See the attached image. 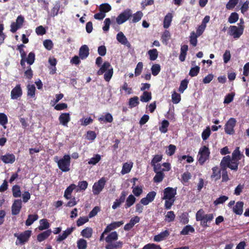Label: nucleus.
<instances>
[{"label": "nucleus", "instance_id": "c9c22d12", "mask_svg": "<svg viewBox=\"0 0 249 249\" xmlns=\"http://www.w3.org/2000/svg\"><path fill=\"white\" fill-rule=\"evenodd\" d=\"M152 98L151 92L143 91L142 94L140 96V100L142 102H148Z\"/></svg>", "mask_w": 249, "mask_h": 249}, {"label": "nucleus", "instance_id": "aec40b11", "mask_svg": "<svg viewBox=\"0 0 249 249\" xmlns=\"http://www.w3.org/2000/svg\"><path fill=\"white\" fill-rule=\"evenodd\" d=\"M89 54V49L87 45H82L79 52V57L82 59H86Z\"/></svg>", "mask_w": 249, "mask_h": 249}, {"label": "nucleus", "instance_id": "8fccbe9b", "mask_svg": "<svg viewBox=\"0 0 249 249\" xmlns=\"http://www.w3.org/2000/svg\"><path fill=\"white\" fill-rule=\"evenodd\" d=\"M101 157L99 154H95L94 155V157L91 158L88 161L89 164L95 165L100 160Z\"/></svg>", "mask_w": 249, "mask_h": 249}, {"label": "nucleus", "instance_id": "a211bd4d", "mask_svg": "<svg viewBox=\"0 0 249 249\" xmlns=\"http://www.w3.org/2000/svg\"><path fill=\"white\" fill-rule=\"evenodd\" d=\"M60 123L64 126H67L68 123L71 120L70 114L69 113H63L59 117Z\"/></svg>", "mask_w": 249, "mask_h": 249}, {"label": "nucleus", "instance_id": "c03bdc74", "mask_svg": "<svg viewBox=\"0 0 249 249\" xmlns=\"http://www.w3.org/2000/svg\"><path fill=\"white\" fill-rule=\"evenodd\" d=\"M60 8V2H56L53 8L51 9V14L52 17H55L58 14Z\"/></svg>", "mask_w": 249, "mask_h": 249}, {"label": "nucleus", "instance_id": "7c9ffc66", "mask_svg": "<svg viewBox=\"0 0 249 249\" xmlns=\"http://www.w3.org/2000/svg\"><path fill=\"white\" fill-rule=\"evenodd\" d=\"M242 157H244L243 155L240 153L239 150V147H236L235 150L232 153V159L233 160H240Z\"/></svg>", "mask_w": 249, "mask_h": 249}, {"label": "nucleus", "instance_id": "412c9836", "mask_svg": "<svg viewBox=\"0 0 249 249\" xmlns=\"http://www.w3.org/2000/svg\"><path fill=\"white\" fill-rule=\"evenodd\" d=\"M1 160L5 163H13L16 160L13 154H6L1 157Z\"/></svg>", "mask_w": 249, "mask_h": 249}, {"label": "nucleus", "instance_id": "864d4df0", "mask_svg": "<svg viewBox=\"0 0 249 249\" xmlns=\"http://www.w3.org/2000/svg\"><path fill=\"white\" fill-rule=\"evenodd\" d=\"M176 215L173 211H170L167 213L165 215V220L168 222H171L174 221Z\"/></svg>", "mask_w": 249, "mask_h": 249}, {"label": "nucleus", "instance_id": "f257e3e1", "mask_svg": "<svg viewBox=\"0 0 249 249\" xmlns=\"http://www.w3.org/2000/svg\"><path fill=\"white\" fill-rule=\"evenodd\" d=\"M119 235L116 231H112L109 233L105 238V240L107 243L105 246L106 249H121L122 248L124 243L123 241H117Z\"/></svg>", "mask_w": 249, "mask_h": 249}, {"label": "nucleus", "instance_id": "f704fd0d", "mask_svg": "<svg viewBox=\"0 0 249 249\" xmlns=\"http://www.w3.org/2000/svg\"><path fill=\"white\" fill-rule=\"evenodd\" d=\"M27 96L31 98L35 97L36 87L34 85H27Z\"/></svg>", "mask_w": 249, "mask_h": 249}, {"label": "nucleus", "instance_id": "bf43d9fd", "mask_svg": "<svg viewBox=\"0 0 249 249\" xmlns=\"http://www.w3.org/2000/svg\"><path fill=\"white\" fill-rule=\"evenodd\" d=\"M152 73L154 76L157 75L160 71V66L159 64H155L151 67Z\"/></svg>", "mask_w": 249, "mask_h": 249}, {"label": "nucleus", "instance_id": "2f4dec72", "mask_svg": "<svg viewBox=\"0 0 249 249\" xmlns=\"http://www.w3.org/2000/svg\"><path fill=\"white\" fill-rule=\"evenodd\" d=\"M38 218V216L37 214H29L28 218L25 221V225L27 226L31 225L35 221L37 220Z\"/></svg>", "mask_w": 249, "mask_h": 249}, {"label": "nucleus", "instance_id": "774afa93", "mask_svg": "<svg viewBox=\"0 0 249 249\" xmlns=\"http://www.w3.org/2000/svg\"><path fill=\"white\" fill-rule=\"evenodd\" d=\"M142 249H162L160 245L154 243H149L145 245Z\"/></svg>", "mask_w": 249, "mask_h": 249}, {"label": "nucleus", "instance_id": "13d9d810", "mask_svg": "<svg viewBox=\"0 0 249 249\" xmlns=\"http://www.w3.org/2000/svg\"><path fill=\"white\" fill-rule=\"evenodd\" d=\"M199 36L196 35L195 32H192L190 36V42L194 47H196L197 43V37Z\"/></svg>", "mask_w": 249, "mask_h": 249}, {"label": "nucleus", "instance_id": "37998d69", "mask_svg": "<svg viewBox=\"0 0 249 249\" xmlns=\"http://www.w3.org/2000/svg\"><path fill=\"white\" fill-rule=\"evenodd\" d=\"M150 60H155L158 56V52L156 49H153L148 51Z\"/></svg>", "mask_w": 249, "mask_h": 249}, {"label": "nucleus", "instance_id": "ddd939ff", "mask_svg": "<svg viewBox=\"0 0 249 249\" xmlns=\"http://www.w3.org/2000/svg\"><path fill=\"white\" fill-rule=\"evenodd\" d=\"M22 208V201L21 199H16L12 206V214L14 215H18Z\"/></svg>", "mask_w": 249, "mask_h": 249}, {"label": "nucleus", "instance_id": "393cba45", "mask_svg": "<svg viewBox=\"0 0 249 249\" xmlns=\"http://www.w3.org/2000/svg\"><path fill=\"white\" fill-rule=\"evenodd\" d=\"M244 203L242 201H238L233 207V212L238 215H241L243 213Z\"/></svg>", "mask_w": 249, "mask_h": 249}, {"label": "nucleus", "instance_id": "e433bc0d", "mask_svg": "<svg viewBox=\"0 0 249 249\" xmlns=\"http://www.w3.org/2000/svg\"><path fill=\"white\" fill-rule=\"evenodd\" d=\"M88 183L87 181H80L78 183L77 188L76 189V192H78L81 191H85L88 187Z\"/></svg>", "mask_w": 249, "mask_h": 249}, {"label": "nucleus", "instance_id": "3c124183", "mask_svg": "<svg viewBox=\"0 0 249 249\" xmlns=\"http://www.w3.org/2000/svg\"><path fill=\"white\" fill-rule=\"evenodd\" d=\"M25 60L26 62L30 65H32L35 60V54L34 52H30L28 55V57L25 56Z\"/></svg>", "mask_w": 249, "mask_h": 249}, {"label": "nucleus", "instance_id": "c85d7f7f", "mask_svg": "<svg viewBox=\"0 0 249 249\" xmlns=\"http://www.w3.org/2000/svg\"><path fill=\"white\" fill-rule=\"evenodd\" d=\"M173 16L170 13H168L164 17L163 20V27L165 29L168 28L171 23Z\"/></svg>", "mask_w": 249, "mask_h": 249}, {"label": "nucleus", "instance_id": "338daca9", "mask_svg": "<svg viewBox=\"0 0 249 249\" xmlns=\"http://www.w3.org/2000/svg\"><path fill=\"white\" fill-rule=\"evenodd\" d=\"M177 147L175 145L170 144L168 147V150H166L167 155L169 156L173 155L176 150Z\"/></svg>", "mask_w": 249, "mask_h": 249}, {"label": "nucleus", "instance_id": "5fc2aeb1", "mask_svg": "<svg viewBox=\"0 0 249 249\" xmlns=\"http://www.w3.org/2000/svg\"><path fill=\"white\" fill-rule=\"evenodd\" d=\"M104 79L107 82H109L111 78L113 73V70L112 67L108 69L107 71L104 72Z\"/></svg>", "mask_w": 249, "mask_h": 249}, {"label": "nucleus", "instance_id": "72a5a7b5", "mask_svg": "<svg viewBox=\"0 0 249 249\" xmlns=\"http://www.w3.org/2000/svg\"><path fill=\"white\" fill-rule=\"evenodd\" d=\"M195 229L191 225H188L185 226L181 231L180 234L182 235H186L189 233L195 232Z\"/></svg>", "mask_w": 249, "mask_h": 249}, {"label": "nucleus", "instance_id": "a878e982", "mask_svg": "<svg viewBox=\"0 0 249 249\" xmlns=\"http://www.w3.org/2000/svg\"><path fill=\"white\" fill-rule=\"evenodd\" d=\"M213 174L211 178H215V180H218L221 178V171L222 170L219 169L218 166H214L212 168Z\"/></svg>", "mask_w": 249, "mask_h": 249}, {"label": "nucleus", "instance_id": "ea45409f", "mask_svg": "<svg viewBox=\"0 0 249 249\" xmlns=\"http://www.w3.org/2000/svg\"><path fill=\"white\" fill-rule=\"evenodd\" d=\"M13 196L14 197H18L21 196V191L20 186L18 185H15L12 188Z\"/></svg>", "mask_w": 249, "mask_h": 249}, {"label": "nucleus", "instance_id": "473e14b6", "mask_svg": "<svg viewBox=\"0 0 249 249\" xmlns=\"http://www.w3.org/2000/svg\"><path fill=\"white\" fill-rule=\"evenodd\" d=\"M133 167V163L130 162V163L125 162L124 163L121 171V173L123 175H124L129 173Z\"/></svg>", "mask_w": 249, "mask_h": 249}, {"label": "nucleus", "instance_id": "4468645a", "mask_svg": "<svg viewBox=\"0 0 249 249\" xmlns=\"http://www.w3.org/2000/svg\"><path fill=\"white\" fill-rule=\"evenodd\" d=\"M75 227H71L67 228L64 231L62 235H59L56 237V241L58 243H60L66 239L71 233L73 232Z\"/></svg>", "mask_w": 249, "mask_h": 249}, {"label": "nucleus", "instance_id": "49530a36", "mask_svg": "<svg viewBox=\"0 0 249 249\" xmlns=\"http://www.w3.org/2000/svg\"><path fill=\"white\" fill-rule=\"evenodd\" d=\"M139 103V98L137 96L130 98L129 100V106L130 108L136 107Z\"/></svg>", "mask_w": 249, "mask_h": 249}, {"label": "nucleus", "instance_id": "cd10ccee", "mask_svg": "<svg viewBox=\"0 0 249 249\" xmlns=\"http://www.w3.org/2000/svg\"><path fill=\"white\" fill-rule=\"evenodd\" d=\"M39 224L40 225L38 226V228L40 231L47 230L50 226V224L49 223L48 220L45 218L40 219L39 221Z\"/></svg>", "mask_w": 249, "mask_h": 249}, {"label": "nucleus", "instance_id": "7ed1b4c3", "mask_svg": "<svg viewBox=\"0 0 249 249\" xmlns=\"http://www.w3.org/2000/svg\"><path fill=\"white\" fill-rule=\"evenodd\" d=\"M55 161L57 162L58 168L64 172L70 171L71 157L69 155H65L63 158L58 160L57 156L54 157Z\"/></svg>", "mask_w": 249, "mask_h": 249}, {"label": "nucleus", "instance_id": "1a4fd4ad", "mask_svg": "<svg viewBox=\"0 0 249 249\" xmlns=\"http://www.w3.org/2000/svg\"><path fill=\"white\" fill-rule=\"evenodd\" d=\"M242 28H239L235 25L230 26L229 28L228 34L234 39L239 38L243 34Z\"/></svg>", "mask_w": 249, "mask_h": 249}, {"label": "nucleus", "instance_id": "39448f33", "mask_svg": "<svg viewBox=\"0 0 249 249\" xmlns=\"http://www.w3.org/2000/svg\"><path fill=\"white\" fill-rule=\"evenodd\" d=\"M32 231L30 230H27L19 234L17 233L14 234V236L17 237V240L16 241V245H23L29 240L31 236Z\"/></svg>", "mask_w": 249, "mask_h": 249}, {"label": "nucleus", "instance_id": "0e129e2a", "mask_svg": "<svg viewBox=\"0 0 249 249\" xmlns=\"http://www.w3.org/2000/svg\"><path fill=\"white\" fill-rule=\"evenodd\" d=\"M143 68V63L142 62H139L135 69V76H139L142 71Z\"/></svg>", "mask_w": 249, "mask_h": 249}, {"label": "nucleus", "instance_id": "69168bd1", "mask_svg": "<svg viewBox=\"0 0 249 249\" xmlns=\"http://www.w3.org/2000/svg\"><path fill=\"white\" fill-rule=\"evenodd\" d=\"M191 174L189 172H184L181 176V182L183 183L188 182L191 178Z\"/></svg>", "mask_w": 249, "mask_h": 249}, {"label": "nucleus", "instance_id": "4c0bfd02", "mask_svg": "<svg viewBox=\"0 0 249 249\" xmlns=\"http://www.w3.org/2000/svg\"><path fill=\"white\" fill-rule=\"evenodd\" d=\"M231 159L230 156L224 157L220 162L221 169H224V168L226 169V168L228 167L230 163L231 162Z\"/></svg>", "mask_w": 249, "mask_h": 249}, {"label": "nucleus", "instance_id": "6e6d98bb", "mask_svg": "<svg viewBox=\"0 0 249 249\" xmlns=\"http://www.w3.org/2000/svg\"><path fill=\"white\" fill-rule=\"evenodd\" d=\"M188 83L189 81L187 79H184L181 81L179 88V91L180 93H183L187 88Z\"/></svg>", "mask_w": 249, "mask_h": 249}, {"label": "nucleus", "instance_id": "f3484780", "mask_svg": "<svg viewBox=\"0 0 249 249\" xmlns=\"http://www.w3.org/2000/svg\"><path fill=\"white\" fill-rule=\"evenodd\" d=\"M124 221L113 222L108 224L105 228V232H109L117 228L121 227L124 224Z\"/></svg>", "mask_w": 249, "mask_h": 249}, {"label": "nucleus", "instance_id": "20e7f679", "mask_svg": "<svg viewBox=\"0 0 249 249\" xmlns=\"http://www.w3.org/2000/svg\"><path fill=\"white\" fill-rule=\"evenodd\" d=\"M210 155V151L209 148L204 145L201 147L198 151V162L200 165H203L209 159Z\"/></svg>", "mask_w": 249, "mask_h": 249}, {"label": "nucleus", "instance_id": "052dcab7", "mask_svg": "<svg viewBox=\"0 0 249 249\" xmlns=\"http://www.w3.org/2000/svg\"><path fill=\"white\" fill-rule=\"evenodd\" d=\"M239 0H229L226 5V7L228 10L232 9L235 7L238 2Z\"/></svg>", "mask_w": 249, "mask_h": 249}, {"label": "nucleus", "instance_id": "09e8293b", "mask_svg": "<svg viewBox=\"0 0 249 249\" xmlns=\"http://www.w3.org/2000/svg\"><path fill=\"white\" fill-rule=\"evenodd\" d=\"M77 246L78 249H86L87 242L86 240L81 238L77 241Z\"/></svg>", "mask_w": 249, "mask_h": 249}, {"label": "nucleus", "instance_id": "f8f14e48", "mask_svg": "<svg viewBox=\"0 0 249 249\" xmlns=\"http://www.w3.org/2000/svg\"><path fill=\"white\" fill-rule=\"evenodd\" d=\"M22 95V90L20 84H18L11 92V98L13 100L18 99Z\"/></svg>", "mask_w": 249, "mask_h": 249}, {"label": "nucleus", "instance_id": "0eeeda50", "mask_svg": "<svg viewBox=\"0 0 249 249\" xmlns=\"http://www.w3.org/2000/svg\"><path fill=\"white\" fill-rule=\"evenodd\" d=\"M106 180L104 178H102L97 182L94 183L92 186V192L94 195H98L104 189Z\"/></svg>", "mask_w": 249, "mask_h": 249}, {"label": "nucleus", "instance_id": "6ab92c4d", "mask_svg": "<svg viewBox=\"0 0 249 249\" xmlns=\"http://www.w3.org/2000/svg\"><path fill=\"white\" fill-rule=\"evenodd\" d=\"M113 120V116L110 113H106L98 118V121L101 124L111 123Z\"/></svg>", "mask_w": 249, "mask_h": 249}, {"label": "nucleus", "instance_id": "680f3d73", "mask_svg": "<svg viewBox=\"0 0 249 249\" xmlns=\"http://www.w3.org/2000/svg\"><path fill=\"white\" fill-rule=\"evenodd\" d=\"M239 164V161L238 160H233L232 159L231 160V162L230 163L228 168H230L231 170L237 171L238 170V166Z\"/></svg>", "mask_w": 249, "mask_h": 249}, {"label": "nucleus", "instance_id": "c756f323", "mask_svg": "<svg viewBox=\"0 0 249 249\" xmlns=\"http://www.w3.org/2000/svg\"><path fill=\"white\" fill-rule=\"evenodd\" d=\"M110 67H111L110 64L108 62H105L102 67L100 68V69L97 71V74L98 75H101L103 74L105 72L107 71L108 69H110Z\"/></svg>", "mask_w": 249, "mask_h": 249}, {"label": "nucleus", "instance_id": "9d476101", "mask_svg": "<svg viewBox=\"0 0 249 249\" xmlns=\"http://www.w3.org/2000/svg\"><path fill=\"white\" fill-rule=\"evenodd\" d=\"M177 194V187L172 188L168 187L164 189L163 191V199H174L175 196Z\"/></svg>", "mask_w": 249, "mask_h": 249}, {"label": "nucleus", "instance_id": "e2e57ef3", "mask_svg": "<svg viewBox=\"0 0 249 249\" xmlns=\"http://www.w3.org/2000/svg\"><path fill=\"white\" fill-rule=\"evenodd\" d=\"M228 199V197L226 196H222L217 198L214 202L213 204L215 206L220 204H223Z\"/></svg>", "mask_w": 249, "mask_h": 249}, {"label": "nucleus", "instance_id": "dca6fc26", "mask_svg": "<svg viewBox=\"0 0 249 249\" xmlns=\"http://www.w3.org/2000/svg\"><path fill=\"white\" fill-rule=\"evenodd\" d=\"M116 39L117 41L122 44L126 45L128 48H130L131 44L128 42L126 36L124 35L123 32H120L117 34L116 36Z\"/></svg>", "mask_w": 249, "mask_h": 249}, {"label": "nucleus", "instance_id": "6e6552de", "mask_svg": "<svg viewBox=\"0 0 249 249\" xmlns=\"http://www.w3.org/2000/svg\"><path fill=\"white\" fill-rule=\"evenodd\" d=\"M236 124V120L235 118H230L225 125L224 129L225 133L229 135H233L234 134L235 131L234 127L235 126Z\"/></svg>", "mask_w": 249, "mask_h": 249}, {"label": "nucleus", "instance_id": "bb28decb", "mask_svg": "<svg viewBox=\"0 0 249 249\" xmlns=\"http://www.w3.org/2000/svg\"><path fill=\"white\" fill-rule=\"evenodd\" d=\"M136 198L132 195H130L126 199V202L124 204V208L127 209L132 206L136 201Z\"/></svg>", "mask_w": 249, "mask_h": 249}, {"label": "nucleus", "instance_id": "603ef678", "mask_svg": "<svg viewBox=\"0 0 249 249\" xmlns=\"http://www.w3.org/2000/svg\"><path fill=\"white\" fill-rule=\"evenodd\" d=\"M111 9V6L107 3L101 4L99 7L100 11L102 12L105 14L110 11Z\"/></svg>", "mask_w": 249, "mask_h": 249}, {"label": "nucleus", "instance_id": "4d7b16f0", "mask_svg": "<svg viewBox=\"0 0 249 249\" xmlns=\"http://www.w3.org/2000/svg\"><path fill=\"white\" fill-rule=\"evenodd\" d=\"M199 71L200 67L199 66H196L190 69L189 74L191 77H195L197 75Z\"/></svg>", "mask_w": 249, "mask_h": 249}, {"label": "nucleus", "instance_id": "58836bf2", "mask_svg": "<svg viewBox=\"0 0 249 249\" xmlns=\"http://www.w3.org/2000/svg\"><path fill=\"white\" fill-rule=\"evenodd\" d=\"M92 234V229L91 228L87 227L83 229L81 232V234L82 236L89 238L91 237Z\"/></svg>", "mask_w": 249, "mask_h": 249}, {"label": "nucleus", "instance_id": "79ce46f5", "mask_svg": "<svg viewBox=\"0 0 249 249\" xmlns=\"http://www.w3.org/2000/svg\"><path fill=\"white\" fill-rule=\"evenodd\" d=\"M169 123L167 120H164L162 121L161 125L159 127V130L163 133H165L168 131V127L169 126Z\"/></svg>", "mask_w": 249, "mask_h": 249}, {"label": "nucleus", "instance_id": "a19ab883", "mask_svg": "<svg viewBox=\"0 0 249 249\" xmlns=\"http://www.w3.org/2000/svg\"><path fill=\"white\" fill-rule=\"evenodd\" d=\"M170 37H171V34H170V32L168 30H165L163 32V33L161 37L162 42L163 44L167 45L168 43V41H169V40L170 38Z\"/></svg>", "mask_w": 249, "mask_h": 249}, {"label": "nucleus", "instance_id": "a18cd8bd", "mask_svg": "<svg viewBox=\"0 0 249 249\" xmlns=\"http://www.w3.org/2000/svg\"><path fill=\"white\" fill-rule=\"evenodd\" d=\"M143 16V14L142 12L139 11H137L136 13L134 14L133 15H132V22L136 23L139 21Z\"/></svg>", "mask_w": 249, "mask_h": 249}, {"label": "nucleus", "instance_id": "2eb2a0df", "mask_svg": "<svg viewBox=\"0 0 249 249\" xmlns=\"http://www.w3.org/2000/svg\"><path fill=\"white\" fill-rule=\"evenodd\" d=\"M156 195V192L151 191L147 194L145 197L141 199L140 202L143 205H147L154 200Z\"/></svg>", "mask_w": 249, "mask_h": 249}, {"label": "nucleus", "instance_id": "b1692460", "mask_svg": "<svg viewBox=\"0 0 249 249\" xmlns=\"http://www.w3.org/2000/svg\"><path fill=\"white\" fill-rule=\"evenodd\" d=\"M156 168L154 169V172L156 173L155 177L153 178V181L155 183H160L163 180L165 177V175L163 172V171H164V169H163L162 171H160L159 172H157L156 171Z\"/></svg>", "mask_w": 249, "mask_h": 249}, {"label": "nucleus", "instance_id": "5701e85b", "mask_svg": "<svg viewBox=\"0 0 249 249\" xmlns=\"http://www.w3.org/2000/svg\"><path fill=\"white\" fill-rule=\"evenodd\" d=\"M169 232L168 230H165L161 232L160 233L154 236V241L155 242H160L166 239L169 235Z\"/></svg>", "mask_w": 249, "mask_h": 249}, {"label": "nucleus", "instance_id": "4be33fe9", "mask_svg": "<svg viewBox=\"0 0 249 249\" xmlns=\"http://www.w3.org/2000/svg\"><path fill=\"white\" fill-rule=\"evenodd\" d=\"M52 231L51 229L47 230L46 231L39 233L37 235V240L41 242L44 240L47 239L51 234Z\"/></svg>", "mask_w": 249, "mask_h": 249}, {"label": "nucleus", "instance_id": "de8ad7c7", "mask_svg": "<svg viewBox=\"0 0 249 249\" xmlns=\"http://www.w3.org/2000/svg\"><path fill=\"white\" fill-rule=\"evenodd\" d=\"M239 19V15L236 12L231 13L228 18V22L231 23H234L238 21Z\"/></svg>", "mask_w": 249, "mask_h": 249}, {"label": "nucleus", "instance_id": "423d86ee", "mask_svg": "<svg viewBox=\"0 0 249 249\" xmlns=\"http://www.w3.org/2000/svg\"><path fill=\"white\" fill-rule=\"evenodd\" d=\"M132 17V11L129 9L124 10L116 18V22L118 24H122Z\"/></svg>", "mask_w": 249, "mask_h": 249}, {"label": "nucleus", "instance_id": "9b49d317", "mask_svg": "<svg viewBox=\"0 0 249 249\" xmlns=\"http://www.w3.org/2000/svg\"><path fill=\"white\" fill-rule=\"evenodd\" d=\"M127 195L128 192L127 191H122L121 192L119 198L116 199L115 201L114 202L112 206V208L113 210H115L117 208L119 207L121 205V204L124 202L126 199V196H127Z\"/></svg>", "mask_w": 249, "mask_h": 249}, {"label": "nucleus", "instance_id": "f03ea898", "mask_svg": "<svg viewBox=\"0 0 249 249\" xmlns=\"http://www.w3.org/2000/svg\"><path fill=\"white\" fill-rule=\"evenodd\" d=\"M214 218L213 213L205 214L202 209H199L196 213V219L197 221L200 222V225L203 228L208 227V223L213 221Z\"/></svg>", "mask_w": 249, "mask_h": 249}]
</instances>
